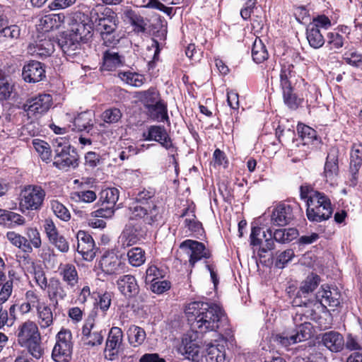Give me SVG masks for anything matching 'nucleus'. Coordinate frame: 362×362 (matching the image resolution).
Masks as SVG:
<instances>
[{
  "mask_svg": "<svg viewBox=\"0 0 362 362\" xmlns=\"http://www.w3.org/2000/svg\"><path fill=\"white\" fill-rule=\"evenodd\" d=\"M117 285L121 293L127 298L134 297L139 293V287L133 275L121 276L117 281Z\"/></svg>",
  "mask_w": 362,
  "mask_h": 362,
  "instance_id": "19",
  "label": "nucleus"
},
{
  "mask_svg": "<svg viewBox=\"0 0 362 362\" xmlns=\"http://www.w3.org/2000/svg\"><path fill=\"white\" fill-rule=\"evenodd\" d=\"M182 216H187L184 222L185 227H187L190 231L201 235L203 232L202 225L196 219L195 215L192 213L188 214L187 211H186Z\"/></svg>",
  "mask_w": 362,
  "mask_h": 362,
  "instance_id": "46",
  "label": "nucleus"
},
{
  "mask_svg": "<svg viewBox=\"0 0 362 362\" xmlns=\"http://www.w3.org/2000/svg\"><path fill=\"white\" fill-rule=\"evenodd\" d=\"M117 76L123 82L134 87H141L146 81L144 76L129 71H119Z\"/></svg>",
  "mask_w": 362,
  "mask_h": 362,
  "instance_id": "32",
  "label": "nucleus"
},
{
  "mask_svg": "<svg viewBox=\"0 0 362 362\" xmlns=\"http://www.w3.org/2000/svg\"><path fill=\"white\" fill-rule=\"evenodd\" d=\"M207 362H228L223 346H212L209 349L206 357Z\"/></svg>",
  "mask_w": 362,
  "mask_h": 362,
  "instance_id": "41",
  "label": "nucleus"
},
{
  "mask_svg": "<svg viewBox=\"0 0 362 362\" xmlns=\"http://www.w3.org/2000/svg\"><path fill=\"white\" fill-rule=\"evenodd\" d=\"M180 247L188 255L189 263L192 267L197 262L211 257L209 250L202 243L197 240H186L180 244Z\"/></svg>",
  "mask_w": 362,
  "mask_h": 362,
  "instance_id": "9",
  "label": "nucleus"
},
{
  "mask_svg": "<svg viewBox=\"0 0 362 362\" xmlns=\"http://www.w3.org/2000/svg\"><path fill=\"white\" fill-rule=\"evenodd\" d=\"M331 25V21L325 15L318 16L314 18L312 22L308 24V25L315 26V28L321 30V31L327 30Z\"/></svg>",
  "mask_w": 362,
  "mask_h": 362,
  "instance_id": "58",
  "label": "nucleus"
},
{
  "mask_svg": "<svg viewBox=\"0 0 362 362\" xmlns=\"http://www.w3.org/2000/svg\"><path fill=\"white\" fill-rule=\"evenodd\" d=\"M33 145L35 149L40 154L42 158H47L50 156V147L46 141L37 139H33Z\"/></svg>",
  "mask_w": 362,
  "mask_h": 362,
  "instance_id": "55",
  "label": "nucleus"
},
{
  "mask_svg": "<svg viewBox=\"0 0 362 362\" xmlns=\"http://www.w3.org/2000/svg\"><path fill=\"white\" fill-rule=\"evenodd\" d=\"M122 117L120 110L117 108H111L106 110L102 115V119L106 123L117 122Z\"/></svg>",
  "mask_w": 362,
  "mask_h": 362,
  "instance_id": "57",
  "label": "nucleus"
},
{
  "mask_svg": "<svg viewBox=\"0 0 362 362\" xmlns=\"http://www.w3.org/2000/svg\"><path fill=\"white\" fill-rule=\"evenodd\" d=\"M281 89L285 105L291 109H296L300 104L301 100L293 93V86L281 88Z\"/></svg>",
  "mask_w": 362,
  "mask_h": 362,
  "instance_id": "40",
  "label": "nucleus"
},
{
  "mask_svg": "<svg viewBox=\"0 0 362 362\" xmlns=\"http://www.w3.org/2000/svg\"><path fill=\"white\" fill-rule=\"evenodd\" d=\"M47 288L48 298L50 300L54 301L57 304L59 300H64L67 296L62 283L57 279H50Z\"/></svg>",
  "mask_w": 362,
  "mask_h": 362,
  "instance_id": "24",
  "label": "nucleus"
},
{
  "mask_svg": "<svg viewBox=\"0 0 362 362\" xmlns=\"http://www.w3.org/2000/svg\"><path fill=\"white\" fill-rule=\"evenodd\" d=\"M50 207L57 218L63 221H69L71 219V214L68 209L58 200L50 201Z\"/></svg>",
  "mask_w": 362,
  "mask_h": 362,
  "instance_id": "42",
  "label": "nucleus"
},
{
  "mask_svg": "<svg viewBox=\"0 0 362 362\" xmlns=\"http://www.w3.org/2000/svg\"><path fill=\"white\" fill-rule=\"evenodd\" d=\"M185 313L191 329L184 334L178 352L185 358L194 361L199 353L202 334L217 331L227 319L219 305L203 301L189 303Z\"/></svg>",
  "mask_w": 362,
  "mask_h": 362,
  "instance_id": "1",
  "label": "nucleus"
},
{
  "mask_svg": "<svg viewBox=\"0 0 362 362\" xmlns=\"http://www.w3.org/2000/svg\"><path fill=\"white\" fill-rule=\"evenodd\" d=\"M121 261L114 253L105 254L100 261V267L102 271L107 274H115L120 271Z\"/></svg>",
  "mask_w": 362,
  "mask_h": 362,
  "instance_id": "22",
  "label": "nucleus"
},
{
  "mask_svg": "<svg viewBox=\"0 0 362 362\" xmlns=\"http://www.w3.org/2000/svg\"><path fill=\"white\" fill-rule=\"evenodd\" d=\"M94 321V318L89 316L82 327V339L89 346H99L103 341L102 331L95 329Z\"/></svg>",
  "mask_w": 362,
  "mask_h": 362,
  "instance_id": "12",
  "label": "nucleus"
},
{
  "mask_svg": "<svg viewBox=\"0 0 362 362\" xmlns=\"http://www.w3.org/2000/svg\"><path fill=\"white\" fill-rule=\"evenodd\" d=\"M22 76L28 83H37L45 77L43 64L37 61H30L23 68Z\"/></svg>",
  "mask_w": 362,
  "mask_h": 362,
  "instance_id": "15",
  "label": "nucleus"
},
{
  "mask_svg": "<svg viewBox=\"0 0 362 362\" xmlns=\"http://www.w3.org/2000/svg\"><path fill=\"white\" fill-rule=\"evenodd\" d=\"M316 296L324 306L336 308L340 304L341 293L337 288L322 286Z\"/></svg>",
  "mask_w": 362,
  "mask_h": 362,
  "instance_id": "17",
  "label": "nucleus"
},
{
  "mask_svg": "<svg viewBox=\"0 0 362 362\" xmlns=\"http://www.w3.org/2000/svg\"><path fill=\"white\" fill-rule=\"evenodd\" d=\"M121 57L116 52L106 50L103 55V64L101 69L103 71H113L122 65Z\"/></svg>",
  "mask_w": 362,
  "mask_h": 362,
  "instance_id": "29",
  "label": "nucleus"
},
{
  "mask_svg": "<svg viewBox=\"0 0 362 362\" xmlns=\"http://www.w3.org/2000/svg\"><path fill=\"white\" fill-rule=\"evenodd\" d=\"M321 343L331 352L338 353L344 349V339L339 332L329 331L322 334Z\"/></svg>",
  "mask_w": 362,
  "mask_h": 362,
  "instance_id": "18",
  "label": "nucleus"
},
{
  "mask_svg": "<svg viewBox=\"0 0 362 362\" xmlns=\"http://www.w3.org/2000/svg\"><path fill=\"white\" fill-rule=\"evenodd\" d=\"M166 272L162 268L158 267L155 264L148 265L146 271L145 282L151 284L155 281L163 279L165 276Z\"/></svg>",
  "mask_w": 362,
  "mask_h": 362,
  "instance_id": "43",
  "label": "nucleus"
},
{
  "mask_svg": "<svg viewBox=\"0 0 362 362\" xmlns=\"http://www.w3.org/2000/svg\"><path fill=\"white\" fill-rule=\"evenodd\" d=\"M147 110L151 117L155 119L164 121L168 118L166 106L160 100Z\"/></svg>",
  "mask_w": 362,
  "mask_h": 362,
  "instance_id": "45",
  "label": "nucleus"
},
{
  "mask_svg": "<svg viewBox=\"0 0 362 362\" xmlns=\"http://www.w3.org/2000/svg\"><path fill=\"white\" fill-rule=\"evenodd\" d=\"M293 218L292 208L286 204H279L273 210L272 222L276 226H285Z\"/></svg>",
  "mask_w": 362,
  "mask_h": 362,
  "instance_id": "20",
  "label": "nucleus"
},
{
  "mask_svg": "<svg viewBox=\"0 0 362 362\" xmlns=\"http://www.w3.org/2000/svg\"><path fill=\"white\" fill-rule=\"evenodd\" d=\"M138 97L146 108H150L160 100V94L155 88H150L146 90L138 93Z\"/></svg>",
  "mask_w": 362,
  "mask_h": 362,
  "instance_id": "36",
  "label": "nucleus"
},
{
  "mask_svg": "<svg viewBox=\"0 0 362 362\" xmlns=\"http://www.w3.org/2000/svg\"><path fill=\"white\" fill-rule=\"evenodd\" d=\"M95 21L97 23V30L100 35L106 32L114 33L118 28V18L110 9H106V13H102V16L97 18Z\"/></svg>",
  "mask_w": 362,
  "mask_h": 362,
  "instance_id": "16",
  "label": "nucleus"
},
{
  "mask_svg": "<svg viewBox=\"0 0 362 362\" xmlns=\"http://www.w3.org/2000/svg\"><path fill=\"white\" fill-rule=\"evenodd\" d=\"M313 326L310 322H304L296 325L295 329L291 330L296 343H299L310 339L312 336Z\"/></svg>",
  "mask_w": 362,
  "mask_h": 362,
  "instance_id": "33",
  "label": "nucleus"
},
{
  "mask_svg": "<svg viewBox=\"0 0 362 362\" xmlns=\"http://www.w3.org/2000/svg\"><path fill=\"white\" fill-rule=\"evenodd\" d=\"M127 16L129 18L130 23L134 27V30L136 33H144L146 31V24L143 17L136 14L132 11H129Z\"/></svg>",
  "mask_w": 362,
  "mask_h": 362,
  "instance_id": "50",
  "label": "nucleus"
},
{
  "mask_svg": "<svg viewBox=\"0 0 362 362\" xmlns=\"http://www.w3.org/2000/svg\"><path fill=\"white\" fill-rule=\"evenodd\" d=\"M52 105V98L49 94H40L28 99L23 105V110L28 117H37L46 113Z\"/></svg>",
  "mask_w": 362,
  "mask_h": 362,
  "instance_id": "8",
  "label": "nucleus"
},
{
  "mask_svg": "<svg viewBox=\"0 0 362 362\" xmlns=\"http://www.w3.org/2000/svg\"><path fill=\"white\" fill-rule=\"evenodd\" d=\"M102 197L104 202L110 204L113 207L119 199V190L117 188H107L102 192Z\"/></svg>",
  "mask_w": 362,
  "mask_h": 362,
  "instance_id": "54",
  "label": "nucleus"
},
{
  "mask_svg": "<svg viewBox=\"0 0 362 362\" xmlns=\"http://www.w3.org/2000/svg\"><path fill=\"white\" fill-rule=\"evenodd\" d=\"M45 197V190L40 186L28 185L21 193L20 207L27 210H38Z\"/></svg>",
  "mask_w": 362,
  "mask_h": 362,
  "instance_id": "6",
  "label": "nucleus"
},
{
  "mask_svg": "<svg viewBox=\"0 0 362 362\" xmlns=\"http://www.w3.org/2000/svg\"><path fill=\"white\" fill-rule=\"evenodd\" d=\"M25 219L21 214L0 209V224L10 228L23 226Z\"/></svg>",
  "mask_w": 362,
  "mask_h": 362,
  "instance_id": "25",
  "label": "nucleus"
},
{
  "mask_svg": "<svg viewBox=\"0 0 362 362\" xmlns=\"http://www.w3.org/2000/svg\"><path fill=\"white\" fill-rule=\"evenodd\" d=\"M52 358L55 362H69L73 351L72 334L70 330L62 329L56 337Z\"/></svg>",
  "mask_w": 362,
  "mask_h": 362,
  "instance_id": "5",
  "label": "nucleus"
},
{
  "mask_svg": "<svg viewBox=\"0 0 362 362\" xmlns=\"http://www.w3.org/2000/svg\"><path fill=\"white\" fill-rule=\"evenodd\" d=\"M141 239L138 235L132 230V223H129L126 224L122 233L119 237V244L124 249L135 245Z\"/></svg>",
  "mask_w": 362,
  "mask_h": 362,
  "instance_id": "30",
  "label": "nucleus"
},
{
  "mask_svg": "<svg viewBox=\"0 0 362 362\" xmlns=\"http://www.w3.org/2000/svg\"><path fill=\"white\" fill-rule=\"evenodd\" d=\"M327 44L330 49H339L344 46V37L337 31L329 32L327 35Z\"/></svg>",
  "mask_w": 362,
  "mask_h": 362,
  "instance_id": "51",
  "label": "nucleus"
},
{
  "mask_svg": "<svg viewBox=\"0 0 362 362\" xmlns=\"http://www.w3.org/2000/svg\"><path fill=\"white\" fill-rule=\"evenodd\" d=\"M306 39L309 45L313 49H319L325 43V39L322 31L313 25H307L306 27Z\"/></svg>",
  "mask_w": 362,
  "mask_h": 362,
  "instance_id": "26",
  "label": "nucleus"
},
{
  "mask_svg": "<svg viewBox=\"0 0 362 362\" xmlns=\"http://www.w3.org/2000/svg\"><path fill=\"white\" fill-rule=\"evenodd\" d=\"M76 238L78 240L77 252L85 260L92 261L98 250L92 236L83 230H79L77 233Z\"/></svg>",
  "mask_w": 362,
  "mask_h": 362,
  "instance_id": "11",
  "label": "nucleus"
},
{
  "mask_svg": "<svg viewBox=\"0 0 362 362\" xmlns=\"http://www.w3.org/2000/svg\"><path fill=\"white\" fill-rule=\"evenodd\" d=\"M294 76L293 66L292 64H284L279 74L280 87L286 88L292 86L291 78Z\"/></svg>",
  "mask_w": 362,
  "mask_h": 362,
  "instance_id": "44",
  "label": "nucleus"
},
{
  "mask_svg": "<svg viewBox=\"0 0 362 362\" xmlns=\"http://www.w3.org/2000/svg\"><path fill=\"white\" fill-rule=\"evenodd\" d=\"M155 191L143 189L139 191L128 208L129 221H142L145 224L154 225L161 220L162 211L153 202Z\"/></svg>",
  "mask_w": 362,
  "mask_h": 362,
  "instance_id": "2",
  "label": "nucleus"
},
{
  "mask_svg": "<svg viewBox=\"0 0 362 362\" xmlns=\"http://www.w3.org/2000/svg\"><path fill=\"white\" fill-rule=\"evenodd\" d=\"M339 170L337 160H327L324 174L327 182L332 183Z\"/></svg>",
  "mask_w": 362,
  "mask_h": 362,
  "instance_id": "48",
  "label": "nucleus"
},
{
  "mask_svg": "<svg viewBox=\"0 0 362 362\" xmlns=\"http://www.w3.org/2000/svg\"><path fill=\"white\" fill-rule=\"evenodd\" d=\"M33 49V52L40 57L49 56L54 52L53 45L49 40H43L37 42Z\"/></svg>",
  "mask_w": 362,
  "mask_h": 362,
  "instance_id": "47",
  "label": "nucleus"
},
{
  "mask_svg": "<svg viewBox=\"0 0 362 362\" xmlns=\"http://www.w3.org/2000/svg\"><path fill=\"white\" fill-rule=\"evenodd\" d=\"M93 112H82L74 118L73 124L69 125L68 128H70L72 131L89 132L93 126Z\"/></svg>",
  "mask_w": 362,
  "mask_h": 362,
  "instance_id": "21",
  "label": "nucleus"
},
{
  "mask_svg": "<svg viewBox=\"0 0 362 362\" xmlns=\"http://www.w3.org/2000/svg\"><path fill=\"white\" fill-rule=\"evenodd\" d=\"M128 262L132 267L141 266L146 261L145 251L141 247H133L127 252Z\"/></svg>",
  "mask_w": 362,
  "mask_h": 362,
  "instance_id": "39",
  "label": "nucleus"
},
{
  "mask_svg": "<svg viewBox=\"0 0 362 362\" xmlns=\"http://www.w3.org/2000/svg\"><path fill=\"white\" fill-rule=\"evenodd\" d=\"M298 235V230L291 228L287 229H277L272 232V239L274 241L284 244L292 241Z\"/></svg>",
  "mask_w": 362,
  "mask_h": 362,
  "instance_id": "35",
  "label": "nucleus"
},
{
  "mask_svg": "<svg viewBox=\"0 0 362 362\" xmlns=\"http://www.w3.org/2000/svg\"><path fill=\"white\" fill-rule=\"evenodd\" d=\"M40 340H33L30 342H28L25 344L22 345L21 346H25L28 348L29 352L31 355L35 358H40L43 354V349L40 344Z\"/></svg>",
  "mask_w": 362,
  "mask_h": 362,
  "instance_id": "56",
  "label": "nucleus"
},
{
  "mask_svg": "<svg viewBox=\"0 0 362 362\" xmlns=\"http://www.w3.org/2000/svg\"><path fill=\"white\" fill-rule=\"evenodd\" d=\"M250 240V245L252 247H258V252L260 255L274 249L275 245L272 239V230L270 228L267 229L266 233L260 227H252Z\"/></svg>",
  "mask_w": 362,
  "mask_h": 362,
  "instance_id": "7",
  "label": "nucleus"
},
{
  "mask_svg": "<svg viewBox=\"0 0 362 362\" xmlns=\"http://www.w3.org/2000/svg\"><path fill=\"white\" fill-rule=\"evenodd\" d=\"M144 136L146 140H153L159 142L166 149L170 150L171 153L175 151L170 138L163 127L151 126L148 132L144 133Z\"/></svg>",
  "mask_w": 362,
  "mask_h": 362,
  "instance_id": "14",
  "label": "nucleus"
},
{
  "mask_svg": "<svg viewBox=\"0 0 362 362\" xmlns=\"http://www.w3.org/2000/svg\"><path fill=\"white\" fill-rule=\"evenodd\" d=\"M33 274L37 286L42 290H45L49 283L43 269L40 267H35Z\"/></svg>",
  "mask_w": 362,
  "mask_h": 362,
  "instance_id": "62",
  "label": "nucleus"
},
{
  "mask_svg": "<svg viewBox=\"0 0 362 362\" xmlns=\"http://www.w3.org/2000/svg\"><path fill=\"white\" fill-rule=\"evenodd\" d=\"M38 323L41 329L49 327L53 323V314L49 306L42 303L37 307Z\"/></svg>",
  "mask_w": 362,
  "mask_h": 362,
  "instance_id": "31",
  "label": "nucleus"
},
{
  "mask_svg": "<svg viewBox=\"0 0 362 362\" xmlns=\"http://www.w3.org/2000/svg\"><path fill=\"white\" fill-rule=\"evenodd\" d=\"M59 274L62 280L70 288H74L78 283V274L76 267L70 263L62 264L59 267Z\"/></svg>",
  "mask_w": 362,
  "mask_h": 362,
  "instance_id": "23",
  "label": "nucleus"
},
{
  "mask_svg": "<svg viewBox=\"0 0 362 362\" xmlns=\"http://www.w3.org/2000/svg\"><path fill=\"white\" fill-rule=\"evenodd\" d=\"M123 332L118 327H112L108 334L105 348V358L113 361L119 354V349L122 343Z\"/></svg>",
  "mask_w": 362,
  "mask_h": 362,
  "instance_id": "10",
  "label": "nucleus"
},
{
  "mask_svg": "<svg viewBox=\"0 0 362 362\" xmlns=\"http://www.w3.org/2000/svg\"><path fill=\"white\" fill-rule=\"evenodd\" d=\"M65 16L63 13L45 15L40 19V25L42 29L48 32L51 30L58 29L64 23Z\"/></svg>",
  "mask_w": 362,
  "mask_h": 362,
  "instance_id": "28",
  "label": "nucleus"
},
{
  "mask_svg": "<svg viewBox=\"0 0 362 362\" xmlns=\"http://www.w3.org/2000/svg\"><path fill=\"white\" fill-rule=\"evenodd\" d=\"M171 287V284L167 280L155 281L151 283L150 288L151 291L156 294H162L168 291Z\"/></svg>",
  "mask_w": 362,
  "mask_h": 362,
  "instance_id": "61",
  "label": "nucleus"
},
{
  "mask_svg": "<svg viewBox=\"0 0 362 362\" xmlns=\"http://www.w3.org/2000/svg\"><path fill=\"white\" fill-rule=\"evenodd\" d=\"M17 338L21 346L33 340H40V334L37 324L27 320L20 325L17 330Z\"/></svg>",
  "mask_w": 362,
  "mask_h": 362,
  "instance_id": "13",
  "label": "nucleus"
},
{
  "mask_svg": "<svg viewBox=\"0 0 362 362\" xmlns=\"http://www.w3.org/2000/svg\"><path fill=\"white\" fill-rule=\"evenodd\" d=\"M297 132L304 144H309L317 139V132L304 124H298Z\"/></svg>",
  "mask_w": 362,
  "mask_h": 362,
  "instance_id": "38",
  "label": "nucleus"
},
{
  "mask_svg": "<svg viewBox=\"0 0 362 362\" xmlns=\"http://www.w3.org/2000/svg\"><path fill=\"white\" fill-rule=\"evenodd\" d=\"M80 23L75 25L69 34L62 37L58 41V45L69 60H75L81 54V41L90 33V26Z\"/></svg>",
  "mask_w": 362,
  "mask_h": 362,
  "instance_id": "3",
  "label": "nucleus"
},
{
  "mask_svg": "<svg viewBox=\"0 0 362 362\" xmlns=\"http://www.w3.org/2000/svg\"><path fill=\"white\" fill-rule=\"evenodd\" d=\"M252 57L257 64H260L268 59L269 54L266 46L259 39H256L252 45Z\"/></svg>",
  "mask_w": 362,
  "mask_h": 362,
  "instance_id": "37",
  "label": "nucleus"
},
{
  "mask_svg": "<svg viewBox=\"0 0 362 362\" xmlns=\"http://www.w3.org/2000/svg\"><path fill=\"white\" fill-rule=\"evenodd\" d=\"M103 42V45L107 47H115L119 42V36L117 34V32L114 33H105V34L100 35Z\"/></svg>",
  "mask_w": 362,
  "mask_h": 362,
  "instance_id": "64",
  "label": "nucleus"
},
{
  "mask_svg": "<svg viewBox=\"0 0 362 362\" xmlns=\"http://www.w3.org/2000/svg\"><path fill=\"white\" fill-rule=\"evenodd\" d=\"M4 25L0 28V42H6L19 38L21 28L17 25H8V21L4 18Z\"/></svg>",
  "mask_w": 362,
  "mask_h": 362,
  "instance_id": "27",
  "label": "nucleus"
},
{
  "mask_svg": "<svg viewBox=\"0 0 362 362\" xmlns=\"http://www.w3.org/2000/svg\"><path fill=\"white\" fill-rule=\"evenodd\" d=\"M13 281L11 279L2 285L0 291V305L8 300L13 291Z\"/></svg>",
  "mask_w": 362,
  "mask_h": 362,
  "instance_id": "63",
  "label": "nucleus"
},
{
  "mask_svg": "<svg viewBox=\"0 0 362 362\" xmlns=\"http://www.w3.org/2000/svg\"><path fill=\"white\" fill-rule=\"evenodd\" d=\"M320 277L316 274H311L307 276L305 280L302 282L300 291L303 293H309L313 292L320 283Z\"/></svg>",
  "mask_w": 362,
  "mask_h": 362,
  "instance_id": "49",
  "label": "nucleus"
},
{
  "mask_svg": "<svg viewBox=\"0 0 362 362\" xmlns=\"http://www.w3.org/2000/svg\"><path fill=\"white\" fill-rule=\"evenodd\" d=\"M51 244L54 245V247L61 252L66 253L69 250V243L66 238L62 235H59L57 237L52 239L49 241Z\"/></svg>",
  "mask_w": 362,
  "mask_h": 362,
  "instance_id": "60",
  "label": "nucleus"
},
{
  "mask_svg": "<svg viewBox=\"0 0 362 362\" xmlns=\"http://www.w3.org/2000/svg\"><path fill=\"white\" fill-rule=\"evenodd\" d=\"M128 340L131 345L134 347L143 344L146 339L144 329L136 325H131L127 330Z\"/></svg>",
  "mask_w": 362,
  "mask_h": 362,
  "instance_id": "34",
  "label": "nucleus"
},
{
  "mask_svg": "<svg viewBox=\"0 0 362 362\" xmlns=\"http://www.w3.org/2000/svg\"><path fill=\"white\" fill-rule=\"evenodd\" d=\"M43 227L49 241H51L52 239L60 235L55 223L50 218L45 220Z\"/></svg>",
  "mask_w": 362,
  "mask_h": 362,
  "instance_id": "59",
  "label": "nucleus"
},
{
  "mask_svg": "<svg viewBox=\"0 0 362 362\" xmlns=\"http://www.w3.org/2000/svg\"><path fill=\"white\" fill-rule=\"evenodd\" d=\"M343 59L349 65L358 68L362 67V54L358 52H347L344 54Z\"/></svg>",
  "mask_w": 362,
  "mask_h": 362,
  "instance_id": "53",
  "label": "nucleus"
},
{
  "mask_svg": "<svg viewBox=\"0 0 362 362\" xmlns=\"http://www.w3.org/2000/svg\"><path fill=\"white\" fill-rule=\"evenodd\" d=\"M307 206L306 215L309 221L321 222L329 219L332 214L329 199L324 194H313Z\"/></svg>",
  "mask_w": 362,
  "mask_h": 362,
  "instance_id": "4",
  "label": "nucleus"
},
{
  "mask_svg": "<svg viewBox=\"0 0 362 362\" xmlns=\"http://www.w3.org/2000/svg\"><path fill=\"white\" fill-rule=\"evenodd\" d=\"M13 88L6 78L4 73L0 70V100H7L12 93Z\"/></svg>",
  "mask_w": 362,
  "mask_h": 362,
  "instance_id": "52",
  "label": "nucleus"
}]
</instances>
